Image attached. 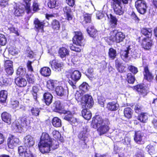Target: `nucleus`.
I'll return each instance as SVG.
<instances>
[{
    "mask_svg": "<svg viewBox=\"0 0 157 157\" xmlns=\"http://www.w3.org/2000/svg\"><path fill=\"white\" fill-rule=\"evenodd\" d=\"M135 89L143 96L146 95L147 93V87L145 86L144 85H138L135 87Z\"/></svg>",
    "mask_w": 157,
    "mask_h": 157,
    "instance_id": "nucleus-21",
    "label": "nucleus"
},
{
    "mask_svg": "<svg viewBox=\"0 0 157 157\" xmlns=\"http://www.w3.org/2000/svg\"><path fill=\"white\" fill-rule=\"evenodd\" d=\"M88 86L87 83L83 82L79 86V89L83 92H86L88 90Z\"/></svg>",
    "mask_w": 157,
    "mask_h": 157,
    "instance_id": "nucleus-55",
    "label": "nucleus"
},
{
    "mask_svg": "<svg viewBox=\"0 0 157 157\" xmlns=\"http://www.w3.org/2000/svg\"><path fill=\"white\" fill-rule=\"evenodd\" d=\"M63 113L66 115L64 117V119L68 121L71 124H73V125L75 126L77 124L78 121L77 119L71 116L72 113L70 111H66Z\"/></svg>",
    "mask_w": 157,
    "mask_h": 157,
    "instance_id": "nucleus-14",
    "label": "nucleus"
},
{
    "mask_svg": "<svg viewBox=\"0 0 157 157\" xmlns=\"http://www.w3.org/2000/svg\"><path fill=\"white\" fill-rule=\"evenodd\" d=\"M26 73V69L25 68H23L22 67H20L17 70V74L21 75V76H24Z\"/></svg>",
    "mask_w": 157,
    "mask_h": 157,
    "instance_id": "nucleus-50",
    "label": "nucleus"
},
{
    "mask_svg": "<svg viewBox=\"0 0 157 157\" xmlns=\"http://www.w3.org/2000/svg\"><path fill=\"white\" fill-rule=\"evenodd\" d=\"M109 57L113 59L117 56L116 51L113 48H110L109 49Z\"/></svg>",
    "mask_w": 157,
    "mask_h": 157,
    "instance_id": "nucleus-45",
    "label": "nucleus"
},
{
    "mask_svg": "<svg viewBox=\"0 0 157 157\" xmlns=\"http://www.w3.org/2000/svg\"><path fill=\"white\" fill-rule=\"evenodd\" d=\"M84 22L86 23L91 22V15L86 14L84 15Z\"/></svg>",
    "mask_w": 157,
    "mask_h": 157,
    "instance_id": "nucleus-59",
    "label": "nucleus"
},
{
    "mask_svg": "<svg viewBox=\"0 0 157 157\" xmlns=\"http://www.w3.org/2000/svg\"><path fill=\"white\" fill-rule=\"evenodd\" d=\"M19 120L18 124H15L14 129L16 132H20L22 127L26 128L29 126L30 121L29 117L25 114H23Z\"/></svg>",
    "mask_w": 157,
    "mask_h": 157,
    "instance_id": "nucleus-5",
    "label": "nucleus"
},
{
    "mask_svg": "<svg viewBox=\"0 0 157 157\" xmlns=\"http://www.w3.org/2000/svg\"><path fill=\"white\" fill-rule=\"evenodd\" d=\"M59 147V143L58 142L55 140L52 139L51 141V143L50 144V149L51 148L53 150L56 149L58 148Z\"/></svg>",
    "mask_w": 157,
    "mask_h": 157,
    "instance_id": "nucleus-47",
    "label": "nucleus"
},
{
    "mask_svg": "<svg viewBox=\"0 0 157 157\" xmlns=\"http://www.w3.org/2000/svg\"><path fill=\"white\" fill-rule=\"evenodd\" d=\"M108 37L110 41L119 43L123 41L125 38V35L121 32L114 30L110 32Z\"/></svg>",
    "mask_w": 157,
    "mask_h": 157,
    "instance_id": "nucleus-6",
    "label": "nucleus"
},
{
    "mask_svg": "<svg viewBox=\"0 0 157 157\" xmlns=\"http://www.w3.org/2000/svg\"><path fill=\"white\" fill-rule=\"evenodd\" d=\"M52 25L53 29L56 30H58L60 26L59 21L56 20H54L53 21Z\"/></svg>",
    "mask_w": 157,
    "mask_h": 157,
    "instance_id": "nucleus-46",
    "label": "nucleus"
},
{
    "mask_svg": "<svg viewBox=\"0 0 157 157\" xmlns=\"http://www.w3.org/2000/svg\"><path fill=\"white\" fill-rule=\"evenodd\" d=\"M32 62L28 61L27 63V66L28 70V72L29 73H32L33 72V69L32 66Z\"/></svg>",
    "mask_w": 157,
    "mask_h": 157,
    "instance_id": "nucleus-57",
    "label": "nucleus"
},
{
    "mask_svg": "<svg viewBox=\"0 0 157 157\" xmlns=\"http://www.w3.org/2000/svg\"><path fill=\"white\" fill-rule=\"evenodd\" d=\"M53 96L49 92L45 93L43 95V99L44 102L47 105H49L52 102Z\"/></svg>",
    "mask_w": 157,
    "mask_h": 157,
    "instance_id": "nucleus-20",
    "label": "nucleus"
},
{
    "mask_svg": "<svg viewBox=\"0 0 157 157\" xmlns=\"http://www.w3.org/2000/svg\"><path fill=\"white\" fill-rule=\"evenodd\" d=\"M38 91V89L37 86H33L32 92L33 97V98L35 101H37V93Z\"/></svg>",
    "mask_w": 157,
    "mask_h": 157,
    "instance_id": "nucleus-49",
    "label": "nucleus"
},
{
    "mask_svg": "<svg viewBox=\"0 0 157 157\" xmlns=\"http://www.w3.org/2000/svg\"><path fill=\"white\" fill-rule=\"evenodd\" d=\"M94 104L92 97L89 95H85L82 98L81 105L82 108H90Z\"/></svg>",
    "mask_w": 157,
    "mask_h": 157,
    "instance_id": "nucleus-7",
    "label": "nucleus"
},
{
    "mask_svg": "<svg viewBox=\"0 0 157 157\" xmlns=\"http://www.w3.org/2000/svg\"><path fill=\"white\" fill-rule=\"evenodd\" d=\"M135 6L139 13L142 14H145L147 11V5L145 1L139 0L135 2Z\"/></svg>",
    "mask_w": 157,
    "mask_h": 157,
    "instance_id": "nucleus-8",
    "label": "nucleus"
},
{
    "mask_svg": "<svg viewBox=\"0 0 157 157\" xmlns=\"http://www.w3.org/2000/svg\"><path fill=\"white\" fill-rule=\"evenodd\" d=\"M115 64L119 72L122 73L125 71V67L123 64L121 63L118 60H116Z\"/></svg>",
    "mask_w": 157,
    "mask_h": 157,
    "instance_id": "nucleus-38",
    "label": "nucleus"
},
{
    "mask_svg": "<svg viewBox=\"0 0 157 157\" xmlns=\"http://www.w3.org/2000/svg\"><path fill=\"white\" fill-rule=\"evenodd\" d=\"M112 0V5L115 13L119 15H122L124 12L123 8V4H121L117 0Z\"/></svg>",
    "mask_w": 157,
    "mask_h": 157,
    "instance_id": "nucleus-9",
    "label": "nucleus"
},
{
    "mask_svg": "<svg viewBox=\"0 0 157 157\" xmlns=\"http://www.w3.org/2000/svg\"><path fill=\"white\" fill-rule=\"evenodd\" d=\"M53 137L56 139H59L61 137V134L57 131L54 130L52 132Z\"/></svg>",
    "mask_w": 157,
    "mask_h": 157,
    "instance_id": "nucleus-60",
    "label": "nucleus"
},
{
    "mask_svg": "<svg viewBox=\"0 0 157 157\" xmlns=\"http://www.w3.org/2000/svg\"><path fill=\"white\" fill-rule=\"evenodd\" d=\"M9 52L11 55H15L18 53V51L15 48L11 47L9 48Z\"/></svg>",
    "mask_w": 157,
    "mask_h": 157,
    "instance_id": "nucleus-61",
    "label": "nucleus"
},
{
    "mask_svg": "<svg viewBox=\"0 0 157 157\" xmlns=\"http://www.w3.org/2000/svg\"><path fill=\"white\" fill-rule=\"evenodd\" d=\"M53 106L55 107L54 109H56L57 112H60L63 109V106L59 101H56L54 104Z\"/></svg>",
    "mask_w": 157,
    "mask_h": 157,
    "instance_id": "nucleus-42",
    "label": "nucleus"
},
{
    "mask_svg": "<svg viewBox=\"0 0 157 157\" xmlns=\"http://www.w3.org/2000/svg\"><path fill=\"white\" fill-rule=\"evenodd\" d=\"M49 63L53 70L55 71H56L58 69L60 68L63 66L62 64L57 62L55 60L50 61Z\"/></svg>",
    "mask_w": 157,
    "mask_h": 157,
    "instance_id": "nucleus-31",
    "label": "nucleus"
},
{
    "mask_svg": "<svg viewBox=\"0 0 157 157\" xmlns=\"http://www.w3.org/2000/svg\"><path fill=\"white\" fill-rule=\"evenodd\" d=\"M128 70L134 74H136L138 72V68L132 65L129 66L128 67Z\"/></svg>",
    "mask_w": 157,
    "mask_h": 157,
    "instance_id": "nucleus-54",
    "label": "nucleus"
},
{
    "mask_svg": "<svg viewBox=\"0 0 157 157\" xmlns=\"http://www.w3.org/2000/svg\"><path fill=\"white\" fill-rule=\"evenodd\" d=\"M89 127L87 126H83L82 129L78 133V138L80 140L83 141L84 142L87 140L90 136L89 133Z\"/></svg>",
    "mask_w": 157,
    "mask_h": 157,
    "instance_id": "nucleus-10",
    "label": "nucleus"
},
{
    "mask_svg": "<svg viewBox=\"0 0 157 157\" xmlns=\"http://www.w3.org/2000/svg\"><path fill=\"white\" fill-rule=\"evenodd\" d=\"M109 19L110 20V25L112 27H115L117 24V20L116 17L113 16L112 14H110L107 15Z\"/></svg>",
    "mask_w": 157,
    "mask_h": 157,
    "instance_id": "nucleus-33",
    "label": "nucleus"
},
{
    "mask_svg": "<svg viewBox=\"0 0 157 157\" xmlns=\"http://www.w3.org/2000/svg\"><path fill=\"white\" fill-rule=\"evenodd\" d=\"M2 120L5 122L10 124L11 123V116L9 113L6 112L3 113L1 114Z\"/></svg>",
    "mask_w": 157,
    "mask_h": 157,
    "instance_id": "nucleus-23",
    "label": "nucleus"
},
{
    "mask_svg": "<svg viewBox=\"0 0 157 157\" xmlns=\"http://www.w3.org/2000/svg\"><path fill=\"white\" fill-rule=\"evenodd\" d=\"M59 54L61 58L64 59H66V56L69 55V52L66 48L62 47L60 48L59 51Z\"/></svg>",
    "mask_w": 157,
    "mask_h": 157,
    "instance_id": "nucleus-24",
    "label": "nucleus"
},
{
    "mask_svg": "<svg viewBox=\"0 0 157 157\" xmlns=\"http://www.w3.org/2000/svg\"><path fill=\"white\" fill-rule=\"evenodd\" d=\"M147 151L150 155H152L156 152L154 147L151 145H148L146 147Z\"/></svg>",
    "mask_w": 157,
    "mask_h": 157,
    "instance_id": "nucleus-43",
    "label": "nucleus"
},
{
    "mask_svg": "<svg viewBox=\"0 0 157 157\" xmlns=\"http://www.w3.org/2000/svg\"><path fill=\"white\" fill-rule=\"evenodd\" d=\"M8 0H0V6L3 7H6L8 5Z\"/></svg>",
    "mask_w": 157,
    "mask_h": 157,
    "instance_id": "nucleus-64",
    "label": "nucleus"
},
{
    "mask_svg": "<svg viewBox=\"0 0 157 157\" xmlns=\"http://www.w3.org/2000/svg\"><path fill=\"white\" fill-rule=\"evenodd\" d=\"M144 78L149 81H151L153 79V76L149 71L147 66L145 67L144 68Z\"/></svg>",
    "mask_w": 157,
    "mask_h": 157,
    "instance_id": "nucleus-22",
    "label": "nucleus"
},
{
    "mask_svg": "<svg viewBox=\"0 0 157 157\" xmlns=\"http://www.w3.org/2000/svg\"><path fill=\"white\" fill-rule=\"evenodd\" d=\"M63 10L65 19L68 21L72 20L73 16L71 14V11L70 7L66 6L63 8Z\"/></svg>",
    "mask_w": 157,
    "mask_h": 157,
    "instance_id": "nucleus-18",
    "label": "nucleus"
},
{
    "mask_svg": "<svg viewBox=\"0 0 157 157\" xmlns=\"http://www.w3.org/2000/svg\"><path fill=\"white\" fill-rule=\"evenodd\" d=\"M124 115L128 119H130L132 117V109L130 108H126L124 110Z\"/></svg>",
    "mask_w": 157,
    "mask_h": 157,
    "instance_id": "nucleus-41",
    "label": "nucleus"
},
{
    "mask_svg": "<svg viewBox=\"0 0 157 157\" xmlns=\"http://www.w3.org/2000/svg\"><path fill=\"white\" fill-rule=\"evenodd\" d=\"M34 24L35 25V29L36 31L41 33L44 32V25L43 22L40 21L38 19L36 18L34 21Z\"/></svg>",
    "mask_w": 157,
    "mask_h": 157,
    "instance_id": "nucleus-17",
    "label": "nucleus"
},
{
    "mask_svg": "<svg viewBox=\"0 0 157 157\" xmlns=\"http://www.w3.org/2000/svg\"><path fill=\"white\" fill-rule=\"evenodd\" d=\"M82 114L83 117L86 120H90L91 117V113L86 108H84L82 111Z\"/></svg>",
    "mask_w": 157,
    "mask_h": 157,
    "instance_id": "nucleus-32",
    "label": "nucleus"
},
{
    "mask_svg": "<svg viewBox=\"0 0 157 157\" xmlns=\"http://www.w3.org/2000/svg\"><path fill=\"white\" fill-rule=\"evenodd\" d=\"M52 125L56 127H59L61 126V120L57 117H55L52 120Z\"/></svg>",
    "mask_w": 157,
    "mask_h": 157,
    "instance_id": "nucleus-37",
    "label": "nucleus"
},
{
    "mask_svg": "<svg viewBox=\"0 0 157 157\" xmlns=\"http://www.w3.org/2000/svg\"><path fill=\"white\" fill-rule=\"evenodd\" d=\"M75 33V35L73 38V43L76 45H74L71 44L70 45V48L72 51L80 52L82 49V46L83 45V37L81 32H76Z\"/></svg>",
    "mask_w": 157,
    "mask_h": 157,
    "instance_id": "nucleus-3",
    "label": "nucleus"
},
{
    "mask_svg": "<svg viewBox=\"0 0 157 157\" xmlns=\"http://www.w3.org/2000/svg\"><path fill=\"white\" fill-rule=\"evenodd\" d=\"M39 5L38 3V1L37 0L34 1L32 5L33 8V12H32V11L31 10V11L30 13L32 14L34 12H36L38 10H39Z\"/></svg>",
    "mask_w": 157,
    "mask_h": 157,
    "instance_id": "nucleus-48",
    "label": "nucleus"
},
{
    "mask_svg": "<svg viewBox=\"0 0 157 157\" xmlns=\"http://www.w3.org/2000/svg\"><path fill=\"white\" fill-rule=\"evenodd\" d=\"M86 30L87 33L90 36L92 37H95L97 33V31L94 29V27H88Z\"/></svg>",
    "mask_w": 157,
    "mask_h": 157,
    "instance_id": "nucleus-40",
    "label": "nucleus"
},
{
    "mask_svg": "<svg viewBox=\"0 0 157 157\" xmlns=\"http://www.w3.org/2000/svg\"><path fill=\"white\" fill-rule=\"evenodd\" d=\"M26 77L29 82L32 83L34 82V77L31 73H28Z\"/></svg>",
    "mask_w": 157,
    "mask_h": 157,
    "instance_id": "nucleus-51",
    "label": "nucleus"
},
{
    "mask_svg": "<svg viewBox=\"0 0 157 157\" xmlns=\"http://www.w3.org/2000/svg\"><path fill=\"white\" fill-rule=\"evenodd\" d=\"M26 4V6H25L26 11L28 14H29L31 12V10L30 9V2L31 0H23Z\"/></svg>",
    "mask_w": 157,
    "mask_h": 157,
    "instance_id": "nucleus-44",
    "label": "nucleus"
},
{
    "mask_svg": "<svg viewBox=\"0 0 157 157\" xmlns=\"http://www.w3.org/2000/svg\"><path fill=\"white\" fill-rule=\"evenodd\" d=\"M119 105L115 101L109 102L107 105L106 108L108 110L110 111H115L118 109Z\"/></svg>",
    "mask_w": 157,
    "mask_h": 157,
    "instance_id": "nucleus-26",
    "label": "nucleus"
},
{
    "mask_svg": "<svg viewBox=\"0 0 157 157\" xmlns=\"http://www.w3.org/2000/svg\"><path fill=\"white\" fill-rule=\"evenodd\" d=\"M15 83L18 86L20 87H23L26 86L27 82L25 79L21 77H17L15 79Z\"/></svg>",
    "mask_w": 157,
    "mask_h": 157,
    "instance_id": "nucleus-25",
    "label": "nucleus"
},
{
    "mask_svg": "<svg viewBox=\"0 0 157 157\" xmlns=\"http://www.w3.org/2000/svg\"><path fill=\"white\" fill-rule=\"evenodd\" d=\"M7 96V92L6 90H2L0 92V101L4 103L5 102Z\"/></svg>",
    "mask_w": 157,
    "mask_h": 157,
    "instance_id": "nucleus-39",
    "label": "nucleus"
},
{
    "mask_svg": "<svg viewBox=\"0 0 157 157\" xmlns=\"http://www.w3.org/2000/svg\"><path fill=\"white\" fill-rule=\"evenodd\" d=\"M40 72L43 76L45 77L49 76L51 74V70L48 67H44L41 68Z\"/></svg>",
    "mask_w": 157,
    "mask_h": 157,
    "instance_id": "nucleus-28",
    "label": "nucleus"
},
{
    "mask_svg": "<svg viewBox=\"0 0 157 157\" xmlns=\"http://www.w3.org/2000/svg\"><path fill=\"white\" fill-rule=\"evenodd\" d=\"M56 82L57 81L55 80L51 79L48 80L47 84L48 88L51 90H54L56 86Z\"/></svg>",
    "mask_w": 157,
    "mask_h": 157,
    "instance_id": "nucleus-29",
    "label": "nucleus"
},
{
    "mask_svg": "<svg viewBox=\"0 0 157 157\" xmlns=\"http://www.w3.org/2000/svg\"><path fill=\"white\" fill-rule=\"evenodd\" d=\"M81 76V73L78 70H72L67 75L69 78L68 82L73 89L76 88V83L80 79Z\"/></svg>",
    "mask_w": 157,
    "mask_h": 157,
    "instance_id": "nucleus-4",
    "label": "nucleus"
},
{
    "mask_svg": "<svg viewBox=\"0 0 157 157\" xmlns=\"http://www.w3.org/2000/svg\"><path fill=\"white\" fill-rule=\"evenodd\" d=\"M18 151L20 157H30L33 154L29 148H25L23 146L18 147Z\"/></svg>",
    "mask_w": 157,
    "mask_h": 157,
    "instance_id": "nucleus-12",
    "label": "nucleus"
},
{
    "mask_svg": "<svg viewBox=\"0 0 157 157\" xmlns=\"http://www.w3.org/2000/svg\"><path fill=\"white\" fill-rule=\"evenodd\" d=\"M52 139L48 134L42 133L38 144L39 149L41 153H44L50 151V144Z\"/></svg>",
    "mask_w": 157,
    "mask_h": 157,
    "instance_id": "nucleus-2",
    "label": "nucleus"
},
{
    "mask_svg": "<svg viewBox=\"0 0 157 157\" xmlns=\"http://www.w3.org/2000/svg\"><path fill=\"white\" fill-rule=\"evenodd\" d=\"M41 109V108L34 107L30 108V111L33 116L37 117L39 115Z\"/></svg>",
    "mask_w": 157,
    "mask_h": 157,
    "instance_id": "nucleus-36",
    "label": "nucleus"
},
{
    "mask_svg": "<svg viewBox=\"0 0 157 157\" xmlns=\"http://www.w3.org/2000/svg\"><path fill=\"white\" fill-rule=\"evenodd\" d=\"M19 142V139L12 136L8 139L7 145L10 148L13 149L18 144Z\"/></svg>",
    "mask_w": 157,
    "mask_h": 157,
    "instance_id": "nucleus-15",
    "label": "nucleus"
},
{
    "mask_svg": "<svg viewBox=\"0 0 157 157\" xmlns=\"http://www.w3.org/2000/svg\"><path fill=\"white\" fill-rule=\"evenodd\" d=\"M55 91L57 95L60 96H64L66 93V91L61 86H57Z\"/></svg>",
    "mask_w": 157,
    "mask_h": 157,
    "instance_id": "nucleus-34",
    "label": "nucleus"
},
{
    "mask_svg": "<svg viewBox=\"0 0 157 157\" xmlns=\"http://www.w3.org/2000/svg\"><path fill=\"white\" fill-rule=\"evenodd\" d=\"M92 124L97 128V131L101 136L107 133L109 129L110 122L107 118L103 119L99 116H96L93 119Z\"/></svg>",
    "mask_w": 157,
    "mask_h": 157,
    "instance_id": "nucleus-1",
    "label": "nucleus"
},
{
    "mask_svg": "<svg viewBox=\"0 0 157 157\" xmlns=\"http://www.w3.org/2000/svg\"><path fill=\"white\" fill-rule=\"evenodd\" d=\"M7 42V39L5 36L0 34V45L3 46L6 44Z\"/></svg>",
    "mask_w": 157,
    "mask_h": 157,
    "instance_id": "nucleus-52",
    "label": "nucleus"
},
{
    "mask_svg": "<svg viewBox=\"0 0 157 157\" xmlns=\"http://www.w3.org/2000/svg\"><path fill=\"white\" fill-rule=\"evenodd\" d=\"M24 143L25 147L29 148L34 144L35 141L33 138L31 136L28 135L24 138Z\"/></svg>",
    "mask_w": 157,
    "mask_h": 157,
    "instance_id": "nucleus-16",
    "label": "nucleus"
},
{
    "mask_svg": "<svg viewBox=\"0 0 157 157\" xmlns=\"http://www.w3.org/2000/svg\"><path fill=\"white\" fill-rule=\"evenodd\" d=\"M130 142L131 139L128 136L125 137L124 139L122 140L123 143L125 145H127L128 146L130 145Z\"/></svg>",
    "mask_w": 157,
    "mask_h": 157,
    "instance_id": "nucleus-58",
    "label": "nucleus"
},
{
    "mask_svg": "<svg viewBox=\"0 0 157 157\" xmlns=\"http://www.w3.org/2000/svg\"><path fill=\"white\" fill-rule=\"evenodd\" d=\"M14 14L16 16H21L24 13L25 11L24 7L21 6L14 7Z\"/></svg>",
    "mask_w": 157,
    "mask_h": 157,
    "instance_id": "nucleus-27",
    "label": "nucleus"
},
{
    "mask_svg": "<svg viewBox=\"0 0 157 157\" xmlns=\"http://www.w3.org/2000/svg\"><path fill=\"white\" fill-rule=\"evenodd\" d=\"M144 134L142 132L139 131L135 132L134 139L137 143L140 144H144Z\"/></svg>",
    "mask_w": 157,
    "mask_h": 157,
    "instance_id": "nucleus-13",
    "label": "nucleus"
},
{
    "mask_svg": "<svg viewBox=\"0 0 157 157\" xmlns=\"http://www.w3.org/2000/svg\"><path fill=\"white\" fill-rule=\"evenodd\" d=\"M56 5V0H50L48 3V7L50 8H53L55 7Z\"/></svg>",
    "mask_w": 157,
    "mask_h": 157,
    "instance_id": "nucleus-56",
    "label": "nucleus"
},
{
    "mask_svg": "<svg viewBox=\"0 0 157 157\" xmlns=\"http://www.w3.org/2000/svg\"><path fill=\"white\" fill-rule=\"evenodd\" d=\"M142 45L144 49L148 50L151 48L153 45L152 41L150 40L144 38L142 40Z\"/></svg>",
    "mask_w": 157,
    "mask_h": 157,
    "instance_id": "nucleus-19",
    "label": "nucleus"
},
{
    "mask_svg": "<svg viewBox=\"0 0 157 157\" xmlns=\"http://www.w3.org/2000/svg\"><path fill=\"white\" fill-rule=\"evenodd\" d=\"M132 46H129L126 50H122L121 52V56L122 59L126 62L128 61V57L132 56L133 49Z\"/></svg>",
    "mask_w": 157,
    "mask_h": 157,
    "instance_id": "nucleus-11",
    "label": "nucleus"
},
{
    "mask_svg": "<svg viewBox=\"0 0 157 157\" xmlns=\"http://www.w3.org/2000/svg\"><path fill=\"white\" fill-rule=\"evenodd\" d=\"M143 107L140 104L136 105L135 107V110L136 113H139L142 110Z\"/></svg>",
    "mask_w": 157,
    "mask_h": 157,
    "instance_id": "nucleus-63",
    "label": "nucleus"
},
{
    "mask_svg": "<svg viewBox=\"0 0 157 157\" xmlns=\"http://www.w3.org/2000/svg\"><path fill=\"white\" fill-rule=\"evenodd\" d=\"M141 32L143 35L148 38H151L152 35V30L151 29L143 28Z\"/></svg>",
    "mask_w": 157,
    "mask_h": 157,
    "instance_id": "nucleus-35",
    "label": "nucleus"
},
{
    "mask_svg": "<svg viewBox=\"0 0 157 157\" xmlns=\"http://www.w3.org/2000/svg\"><path fill=\"white\" fill-rule=\"evenodd\" d=\"M127 79L129 83L133 84L135 81V78L131 73H129L127 75Z\"/></svg>",
    "mask_w": 157,
    "mask_h": 157,
    "instance_id": "nucleus-53",
    "label": "nucleus"
},
{
    "mask_svg": "<svg viewBox=\"0 0 157 157\" xmlns=\"http://www.w3.org/2000/svg\"><path fill=\"white\" fill-rule=\"evenodd\" d=\"M149 115L146 113H141L138 117L137 119L142 123L146 122L148 119Z\"/></svg>",
    "mask_w": 157,
    "mask_h": 157,
    "instance_id": "nucleus-30",
    "label": "nucleus"
},
{
    "mask_svg": "<svg viewBox=\"0 0 157 157\" xmlns=\"http://www.w3.org/2000/svg\"><path fill=\"white\" fill-rule=\"evenodd\" d=\"M4 65L5 68L13 67V62L11 60H6L5 61Z\"/></svg>",
    "mask_w": 157,
    "mask_h": 157,
    "instance_id": "nucleus-62",
    "label": "nucleus"
}]
</instances>
